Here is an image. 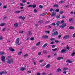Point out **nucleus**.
Returning <instances> with one entry per match:
<instances>
[{
  "label": "nucleus",
  "mask_w": 75,
  "mask_h": 75,
  "mask_svg": "<svg viewBox=\"0 0 75 75\" xmlns=\"http://www.w3.org/2000/svg\"><path fill=\"white\" fill-rule=\"evenodd\" d=\"M6 59L7 60V63L9 64H11L13 62V59L11 58V56H8L6 58Z\"/></svg>",
  "instance_id": "f257e3e1"
},
{
  "label": "nucleus",
  "mask_w": 75,
  "mask_h": 75,
  "mask_svg": "<svg viewBox=\"0 0 75 75\" xmlns=\"http://www.w3.org/2000/svg\"><path fill=\"white\" fill-rule=\"evenodd\" d=\"M20 42V38H17L15 42V45L16 46H17V44L19 43Z\"/></svg>",
  "instance_id": "f03ea898"
},
{
  "label": "nucleus",
  "mask_w": 75,
  "mask_h": 75,
  "mask_svg": "<svg viewBox=\"0 0 75 75\" xmlns=\"http://www.w3.org/2000/svg\"><path fill=\"white\" fill-rule=\"evenodd\" d=\"M58 34V32L56 31L52 34V36H54V37H55V36L57 35Z\"/></svg>",
  "instance_id": "7ed1b4c3"
},
{
  "label": "nucleus",
  "mask_w": 75,
  "mask_h": 75,
  "mask_svg": "<svg viewBox=\"0 0 75 75\" xmlns=\"http://www.w3.org/2000/svg\"><path fill=\"white\" fill-rule=\"evenodd\" d=\"M36 6H37L35 4L30 5H29L28 6H27V7L28 8L29 7H33V8H35V7H36Z\"/></svg>",
  "instance_id": "20e7f679"
},
{
  "label": "nucleus",
  "mask_w": 75,
  "mask_h": 75,
  "mask_svg": "<svg viewBox=\"0 0 75 75\" xmlns=\"http://www.w3.org/2000/svg\"><path fill=\"white\" fill-rule=\"evenodd\" d=\"M70 36L69 35H66L64 36L63 37V39L64 40H66V39H68L69 38Z\"/></svg>",
  "instance_id": "39448f33"
},
{
  "label": "nucleus",
  "mask_w": 75,
  "mask_h": 75,
  "mask_svg": "<svg viewBox=\"0 0 75 75\" xmlns=\"http://www.w3.org/2000/svg\"><path fill=\"white\" fill-rule=\"evenodd\" d=\"M1 59L2 62H5V57L4 56H2L1 57Z\"/></svg>",
  "instance_id": "423d86ee"
},
{
  "label": "nucleus",
  "mask_w": 75,
  "mask_h": 75,
  "mask_svg": "<svg viewBox=\"0 0 75 75\" xmlns=\"http://www.w3.org/2000/svg\"><path fill=\"white\" fill-rule=\"evenodd\" d=\"M66 25V24L63 23L62 25L59 26V27L60 28H64V27H65Z\"/></svg>",
  "instance_id": "0eeeda50"
},
{
  "label": "nucleus",
  "mask_w": 75,
  "mask_h": 75,
  "mask_svg": "<svg viewBox=\"0 0 75 75\" xmlns=\"http://www.w3.org/2000/svg\"><path fill=\"white\" fill-rule=\"evenodd\" d=\"M0 74H7V71H2L0 72Z\"/></svg>",
  "instance_id": "6e6552de"
},
{
  "label": "nucleus",
  "mask_w": 75,
  "mask_h": 75,
  "mask_svg": "<svg viewBox=\"0 0 75 75\" xmlns=\"http://www.w3.org/2000/svg\"><path fill=\"white\" fill-rule=\"evenodd\" d=\"M19 18L20 19H22V20H25V17L24 16L22 17V16H20L19 17Z\"/></svg>",
  "instance_id": "1a4fd4ad"
},
{
  "label": "nucleus",
  "mask_w": 75,
  "mask_h": 75,
  "mask_svg": "<svg viewBox=\"0 0 75 75\" xmlns=\"http://www.w3.org/2000/svg\"><path fill=\"white\" fill-rule=\"evenodd\" d=\"M67 50H65V49H62L61 51V53H64V52H66Z\"/></svg>",
  "instance_id": "9d476101"
},
{
  "label": "nucleus",
  "mask_w": 75,
  "mask_h": 75,
  "mask_svg": "<svg viewBox=\"0 0 75 75\" xmlns=\"http://www.w3.org/2000/svg\"><path fill=\"white\" fill-rule=\"evenodd\" d=\"M25 67H22L21 68L20 70L23 71H24L25 70Z\"/></svg>",
  "instance_id": "9b49d317"
},
{
  "label": "nucleus",
  "mask_w": 75,
  "mask_h": 75,
  "mask_svg": "<svg viewBox=\"0 0 75 75\" xmlns=\"http://www.w3.org/2000/svg\"><path fill=\"white\" fill-rule=\"evenodd\" d=\"M68 69V68L67 67H64L63 69V71H67Z\"/></svg>",
  "instance_id": "f8f14e48"
},
{
  "label": "nucleus",
  "mask_w": 75,
  "mask_h": 75,
  "mask_svg": "<svg viewBox=\"0 0 75 75\" xmlns=\"http://www.w3.org/2000/svg\"><path fill=\"white\" fill-rule=\"evenodd\" d=\"M18 26V23H15L14 24V26L16 27H17Z\"/></svg>",
  "instance_id": "ddd939ff"
},
{
  "label": "nucleus",
  "mask_w": 75,
  "mask_h": 75,
  "mask_svg": "<svg viewBox=\"0 0 75 75\" xmlns=\"http://www.w3.org/2000/svg\"><path fill=\"white\" fill-rule=\"evenodd\" d=\"M48 36L47 35L43 36H42V38L47 39L48 38Z\"/></svg>",
  "instance_id": "4468645a"
},
{
  "label": "nucleus",
  "mask_w": 75,
  "mask_h": 75,
  "mask_svg": "<svg viewBox=\"0 0 75 75\" xmlns=\"http://www.w3.org/2000/svg\"><path fill=\"white\" fill-rule=\"evenodd\" d=\"M47 14V12L44 13L40 14V16H45V15Z\"/></svg>",
  "instance_id": "2eb2a0df"
},
{
  "label": "nucleus",
  "mask_w": 75,
  "mask_h": 75,
  "mask_svg": "<svg viewBox=\"0 0 75 75\" xmlns=\"http://www.w3.org/2000/svg\"><path fill=\"white\" fill-rule=\"evenodd\" d=\"M41 42H39L36 44L37 46H40L41 45Z\"/></svg>",
  "instance_id": "dca6fc26"
},
{
  "label": "nucleus",
  "mask_w": 75,
  "mask_h": 75,
  "mask_svg": "<svg viewBox=\"0 0 75 75\" xmlns=\"http://www.w3.org/2000/svg\"><path fill=\"white\" fill-rule=\"evenodd\" d=\"M61 71V69L60 68H58L57 70V72H59Z\"/></svg>",
  "instance_id": "f3484780"
},
{
  "label": "nucleus",
  "mask_w": 75,
  "mask_h": 75,
  "mask_svg": "<svg viewBox=\"0 0 75 75\" xmlns=\"http://www.w3.org/2000/svg\"><path fill=\"white\" fill-rule=\"evenodd\" d=\"M63 58H64V57H59L57 58V60H60V59H62Z\"/></svg>",
  "instance_id": "a211bd4d"
},
{
  "label": "nucleus",
  "mask_w": 75,
  "mask_h": 75,
  "mask_svg": "<svg viewBox=\"0 0 75 75\" xmlns=\"http://www.w3.org/2000/svg\"><path fill=\"white\" fill-rule=\"evenodd\" d=\"M58 50H59V49L57 48L52 49V51H58Z\"/></svg>",
  "instance_id": "6ab92c4d"
},
{
  "label": "nucleus",
  "mask_w": 75,
  "mask_h": 75,
  "mask_svg": "<svg viewBox=\"0 0 75 75\" xmlns=\"http://www.w3.org/2000/svg\"><path fill=\"white\" fill-rule=\"evenodd\" d=\"M51 67V65L50 64H48L46 65V68H49Z\"/></svg>",
  "instance_id": "aec40b11"
},
{
  "label": "nucleus",
  "mask_w": 75,
  "mask_h": 75,
  "mask_svg": "<svg viewBox=\"0 0 75 75\" xmlns=\"http://www.w3.org/2000/svg\"><path fill=\"white\" fill-rule=\"evenodd\" d=\"M47 45H48V44H47V43H46L44 45L42 46V47L43 48H45V47L46 46H47Z\"/></svg>",
  "instance_id": "412c9836"
},
{
  "label": "nucleus",
  "mask_w": 75,
  "mask_h": 75,
  "mask_svg": "<svg viewBox=\"0 0 75 75\" xmlns=\"http://www.w3.org/2000/svg\"><path fill=\"white\" fill-rule=\"evenodd\" d=\"M69 28L70 30H74V28L72 26H70Z\"/></svg>",
  "instance_id": "4be33fe9"
},
{
  "label": "nucleus",
  "mask_w": 75,
  "mask_h": 75,
  "mask_svg": "<svg viewBox=\"0 0 75 75\" xmlns=\"http://www.w3.org/2000/svg\"><path fill=\"white\" fill-rule=\"evenodd\" d=\"M59 24H60V22L59 21L57 22L56 23V24L57 25V26H59Z\"/></svg>",
  "instance_id": "5701e85b"
},
{
  "label": "nucleus",
  "mask_w": 75,
  "mask_h": 75,
  "mask_svg": "<svg viewBox=\"0 0 75 75\" xmlns=\"http://www.w3.org/2000/svg\"><path fill=\"white\" fill-rule=\"evenodd\" d=\"M67 62H68V63H72V61L70 60H67L66 61Z\"/></svg>",
  "instance_id": "b1692460"
},
{
  "label": "nucleus",
  "mask_w": 75,
  "mask_h": 75,
  "mask_svg": "<svg viewBox=\"0 0 75 75\" xmlns=\"http://www.w3.org/2000/svg\"><path fill=\"white\" fill-rule=\"evenodd\" d=\"M54 7L57 8L58 7V5L56 4L54 5Z\"/></svg>",
  "instance_id": "393cba45"
},
{
  "label": "nucleus",
  "mask_w": 75,
  "mask_h": 75,
  "mask_svg": "<svg viewBox=\"0 0 75 75\" xmlns=\"http://www.w3.org/2000/svg\"><path fill=\"white\" fill-rule=\"evenodd\" d=\"M28 34L29 35H32V33H31V31H29Z\"/></svg>",
  "instance_id": "a878e982"
},
{
  "label": "nucleus",
  "mask_w": 75,
  "mask_h": 75,
  "mask_svg": "<svg viewBox=\"0 0 75 75\" xmlns=\"http://www.w3.org/2000/svg\"><path fill=\"white\" fill-rule=\"evenodd\" d=\"M43 23V21L41 20L39 22V24H41V23Z\"/></svg>",
  "instance_id": "bb28decb"
},
{
  "label": "nucleus",
  "mask_w": 75,
  "mask_h": 75,
  "mask_svg": "<svg viewBox=\"0 0 75 75\" xmlns=\"http://www.w3.org/2000/svg\"><path fill=\"white\" fill-rule=\"evenodd\" d=\"M28 56V54H25L23 56L24 58H25L26 57H27Z\"/></svg>",
  "instance_id": "cd10ccee"
},
{
  "label": "nucleus",
  "mask_w": 75,
  "mask_h": 75,
  "mask_svg": "<svg viewBox=\"0 0 75 75\" xmlns=\"http://www.w3.org/2000/svg\"><path fill=\"white\" fill-rule=\"evenodd\" d=\"M46 65V63H44L43 64H42L40 66L41 67H44V66H45Z\"/></svg>",
  "instance_id": "c85d7f7f"
},
{
  "label": "nucleus",
  "mask_w": 75,
  "mask_h": 75,
  "mask_svg": "<svg viewBox=\"0 0 75 75\" xmlns=\"http://www.w3.org/2000/svg\"><path fill=\"white\" fill-rule=\"evenodd\" d=\"M4 25H5V23H2L0 25L1 27H2L3 26H4Z\"/></svg>",
  "instance_id": "c756f323"
},
{
  "label": "nucleus",
  "mask_w": 75,
  "mask_h": 75,
  "mask_svg": "<svg viewBox=\"0 0 75 75\" xmlns=\"http://www.w3.org/2000/svg\"><path fill=\"white\" fill-rule=\"evenodd\" d=\"M64 3V1L61 0L59 2V4H62V3Z\"/></svg>",
  "instance_id": "7c9ffc66"
},
{
  "label": "nucleus",
  "mask_w": 75,
  "mask_h": 75,
  "mask_svg": "<svg viewBox=\"0 0 75 75\" xmlns=\"http://www.w3.org/2000/svg\"><path fill=\"white\" fill-rule=\"evenodd\" d=\"M71 55L72 56H75V52H72L71 53Z\"/></svg>",
  "instance_id": "2f4dec72"
},
{
  "label": "nucleus",
  "mask_w": 75,
  "mask_h": 75,
  "mask_svg": "<svg viewBox=\"0 0 75 75\" xmlns=\"http://www.w3.org/2000/svg\"><path fill=\"white\" fill-rule=\"evenodd\" d=\"M9 50H10V51H14V49H12V48H10L9 49Z\"/></svg>",
  "instance_id": "473e14b6"
},
{
  "label": "nucleus",
  "mask_w": 75,
  "mask_h": 75,
  "mask_svg": "<svg viewBox=\"0 0 75 75\" xmlns=\"http://www.w3.org/2000/svg\"><path fill=\"white\" fill-rule=\"evenodd\" d=\"M20 1H21L22 0V2L23 3H24L26 2V0H20Z\"/></svg>",
  "instance_id": "72a5a7b5"
},
{
  "label": "nucleus",
  "mask_w": 75,
  "mask_h": 75,
  "mask_svg": "<svg viewBox=\"0 0 75 75\" xmlns=\"http://www.w3.org/2000/svg\"><path fill=\"white\" fill-rule=\"evenodd\" d=\"M5 53L4 52H0V55H3Z\"/></svg>",
  "instance_id": "f704fd0d"
},
{
  "label": "nucleus",
  "mask_w": 75,
  "mask_h": 75,
  "mask_svg": "<svg viewBox=\"0 0 75 75\" xmlns=\"http://www.w3.org/2000/svg\"><path fill=\"white\" fill-rule=\"evenodd\" d=\"M22 54V52H19L18 53V55H21V54Z\"/></svg>",
  "instance_id": "c9c22d12"
},
{
  "label": "nucleus",
  "mask_w": 75,
  "mask_h": 75,
  "mask_svg": "<svg viewBox=\"0 0 75 75\" xmlns=\"http://www.w3.org/2000/svg\"><path fill=\"white\" fill-rule=\"evenodd\" d=\"M20 12H21V11H18L15 12V13H20Z\"/></svg>",
  "instance_id": "e433bc0d"
},
{
  "label": "nucleus",
  "mask_w": 75,
  "mask_h": 75,
  "mask_svg": "<svg viewBox=\"0 0 75 75\" xmlns=\"http://www.w3.org/2000/svg\"><path fill=\"white\" fill-rule=\"evenodd\" d=\"M39 7L40 8H43V6H42V5H40L39 6Z\"/></svg>",
  "instance_id": "4c0bfd02"
},
{
  "label": "nucleus",
  "mask_w": 75,
  "mask_h": 75,
  "mask_svg": "<svg viewBox=\"0 0 75 75\" xmlns=\"http://www.w3.org/2000/svg\"><path fill=\"white\" fill-rule=\"evenodd\" d=\"M55 47H56V45H52V47L53 48H55Z\"/></svg>",
  "instance_id": "58836bf2"
},
{
  "label": "nucleus",
  "mask_w": 75,
  "mask_h": 75,
  "mask_svg": "<svg viewBox=\"0 0 75 75\" xmlns=\"http://www.w3.org/2000/svg\"><path fill=\"white\" fill-rule=\"evenodd\" d=\"M55 11L57 13H58V12L59 11V9H57L55 10Z\"/></svg>",
  "instance_id": "ea45409f"
},
{
  "label": "nucleus",
  "mask_w": 75,
  "mask_h": 75,
  "mask_svg": "<svg viewBox=\"0 0 75 75\" xmlns=\"http://www.w3.org/2000/svg\"><path fill=\"white\" fill-rule=\"evenodd\" d=\"M69 22L72 21V18H70V19H69Z\"/></svg>",
  "instance_id": "a19ab883"
},
{
  "label": "nucleus",
  "mask_w": 75,
  "mask_h": 75,
  "mask_svg": "<svg viewBox=\"0 0 75 75\" xmlns=\"http://www.w3.org/2000/svg\"><path fill=\"white\" fill-rule=\"evenodd\" d=\"M60 15H57L56 17L57 18H59L60 17Z\"/></svg>",
  "instance_id": "79ce46f5"
},
{
  "label": "nucleus",
  "mask_w": 75,
  "mask_h": 75,
  "mask_svg": "<svg viewBox=\"0 0 75 75\" xmlns=\"http://www.w3.org/2000/svg\"><path fill=\"white\" fill-rule=\"evenodd\" d=\"M43 54H47V51L46 50H45V51L43 52Z\"/></svg>",
  "instance_id": "37998d69"
},
{
  "label": "nucleus",
  "mask_w": 75,
  "mask_h": 75,
  "mask_svg": "<svg viewBox=\"0 0 75 75\" xmlns=\"http://www.w3.org/2000/svg\"><path fill=\"white\" fill-rule=\"evenodd\" d=\"M27 72L28 74H30L31 73V71H27Z\"/></svg>",
  "instance_id": "c03bdc74"
},
{
  "label": "nucleus",
  "mask_w": 75,
  "mask_h": 75,
  "mask_svg": "<svg viewBox=\"0 0 75 75\" xmlns=\"http://www.w3.org/2000/svg\"><path fill=\"white\" fill-rule=\"evenodd\" d=\"M55 16V13H53L51 15V17H54V16Z\"/></svg>",
  "instance_id": "a18cd8bd"
},
{
  "label": "nucleus",
  "mask_w": 75,
  "mask_h": 75,
  "mask_svg": "<svg viewBox=\"0 0 75 75\" xmlns=\"http://www.w3.org/2000/svg\"><path fill=\"white\" fill-rule=\"evenodd\" d=\"M20 6H22V7H23V6H24V4H23V3H20Z\"/></svg>",
  "instance_id": "49530a36"
},
{
  "label": "nucleus",
  "mask_w": 75,
  "mask_h": 75,
  "mask_svg": "<svg viewBox=\"0 0 75 75\" xmlns=\"http://www.w3.org/2000/svg\"><path fill=\"white\" fill-rule=\"evenodd\" d=\"M45 32L46 33H47V34H49L50 33V31H46Z\"/></svg>",
  "instance_id": "de8ad7c7"
},
{
  "label": "nucleus",
  "mask_w": 75,
  "mask_h": 75,
  "mask_svg": "<svg viewBox=\"0 0 75 75\" xmlns=\"http://www.w3.org/2000/svg\"><path fill=\"white\" fill-rule=\"evenodd\" d=\"M63 13H64V12H63V11H61L59 12V13L60 14H62Z\"/></svg>",
  "instance_id": "09e8293b"
},
{
  "label": "nucleus",
  "mask_w": 75,
  "mask_h": 75,
  "mask_svg": "<svg viewBox=\"0 0 75 75\" xmlns=\"http://www.w3.org/2000/svg\"><path fill=\"white\" fill-rule=\"evenodd\" d=\"M67 49H68V50H69L70 49L68 45L67 46Z\"/></svg>",
  "instance_id": "8fccbe9b"
},
{
  "label": "nucleus",
  "mask_w": 75,
  "mask_h": 75,
  "mask_svg": "<svg viewBox=\"0 0 75 75\" xmlns=\"http://www.w3.org/2000/svg\"><path fill=\"white\" fill-rule=\"evenodd\" d=\"M34 40V38L33 37L30 38V40H31V41H33V40Z\"/></svg>",
  "instance_id": "3c124183"
},
{
  "label": "nucleus",
  "mask_w": 75,
  "mask_h": 75,
  "mask_svg": "<svg viewBox=\"0 0 75 75\" xmlns=\"http://www.w3.org/2000/svg\"><path fill=\"white\" fill-rule=\"evenodd\" d=\"M61 35H59V36L58 37V38L59 39L61 38Z\"/></svg>",
  "instance_id": "603ef678"
},
{
  "label": "nucleus",
  "mask_w": 75,
  "mask_h": 75,
  "mask_svg": "<svg viewBox=\"0 0 75 75\" xmlns=\"http://www.w3.org/2000/svg\"><path fill=\"white\" fill-rule=\"evenodd\" d=\"M47 74H46V73L43 72L42 73V75H46Z\"/></svg>",
  "instance_id": "864d4df0"
},
{
  "label": "nucleus",
  "mask_w": 75,
  "mask_h": 75,
  "mask_svg": "<svg viewBox=\"0 0 75 75\" xmlns=\"http://www.w3.org/2000/svg\"><path fill=\"white\" fill-rule=\"evenodd\" d=\"M34 13H37V9H35L34 10Z\"/></svg>",
  "instance_id": "5fc2aeb1"
},
{
  "label": "nucleus",
  "mask_w": 75,
  "mask_h": 75,
  "mask_svg": "<svg viewBox=\"0 0 75 75\" xmlns=\"http://www.w3.org/2000/svg\"><path fill=\"white\" fill-rule=\"evenodd\" d=\"M72 37H73V38H75V33H74L73 34V35Z\"/></svg>",
  "instance_id": "6e6d98bb"
},
{
  "label": "nucleus",
  "mask_w": 75,
  "mask_h": 75,
  "mask_svg": "<svg viewBox=\"0 0 75 75\" xmlns=\"http://www.w3.org/2000/svg\"><path fill=\"white\" fill-rule=\"evenodd\" d=\"M55 40V39L54 38H52V39H50V40L51 41H54V40Z\"/></svg>",
  "instance_id": "4d7b16f0"
},
{
  "label": "nucleus",
  "mask_w": 75,
  "mask_h": 75,
  "mask_svg": "<svg viewBox=\"0 0 75 75\" xmlns=\"http://www.w3.org/2000/svg\"><path fill=\"white\" fill-rule=\"evenodd\" d=\"M3 40V37L2 36H1L0 37V40Z\"/></svg>",
  "instance_id": "13d9d810"
},
{
  "label": "nucleus",
  "mask_w": 75,
  "mask_h": 75,
  "mask_svg": "<svg viewBox=\"0 0 75 75\" xmlns=\"http://www.w3.org/2000/svg\"><path fill=\"white\" fill-rule=\"evenodd\" d=\"M44 61V60H40L39 62H43Z\"/></svg>",
  "instance_id": "bf43d9fd"
},
{
  "label": "nucleus",
  "mask_w": 75,
  "mask_h": 75,
  "mask_svg": "<svg viewBox=\"0 0 75 75\" xmlns=\"http://www.w3.org/2000/svg\"><path fill=\"white\" fill-rule=\"evenodd\" d=\"M7 7V6H3V8H6Z\"/></svg>",
  "instance_id": "052dcab7"
},
{
  "label": "nucleus",
  "mask_w": 75,
  "mask_h": 75,
  "mask_svg": "<svg viewBox=\"0 0 75 75\" xmlns=\"http://www.w3.org/2000/svg\"><path fill=\"white\" fill-rule=\"evenodd\" d=\"M41 54V52H39L38 53V55H40Z\"/></svg>",
  "instance_id": "680f3d73"
},
{
  "label": "nucleus",
  "mask_w": 75,
  "mask_h": 75,
  "mask_svg": "<svg viewBox=\"0 0 75 75\" xmlns=\"http://www.w3.org/2000/svg\"><path fill=\"white\" fill-rule=\"evenodd\" d=\"M52 10H53V9L52 8H51L50 9V11H51V12H52Z\"/></svg>",
  "instance_id": "e2e57ef3"
},
{
  "label": "nucleus",
  "mask_w": 75,
  "mask_h": 75,
  "mask_svg": "<svg viewBox=\"0 0 75 75\" xmlns=\"http://www.w3.org/2000/svg\"><path fill=\"white\" fill-rule=\"evenodd\" d=\"M33 64L34 65H35L36 64V62H33Z\"/></svg>",
  "instance_id": "0e129e2a"
},
{
  "label": "nucleus",
  "mask_w": 75,
  "mask_h": 75,
  "mask_svg": "<svg viewBox=\"0 0 75 75\" xmlns=\"http://www.w3.org/2000/svg\"><path fill=\"white\" fill-rule=\"evenodd\" d=\"M55 24V23H53L51 24V25H53L54 26Z\"/></svg>",
  "instance_id": "69168bd1"
},
{
  "label": "nucleus",
  "mask_w": 75,
  "mask_h": 75,
  "mask_svg": "<svg viewBox=\"0 0 75 75\" xmlns=\"http://www.w3.org/2000/svg\"><path fill=\"white\" fill-rule=\"evenodd\" d=\"M41 75V74H40V73H37L36 75Z\"/></svg>",
  "instance_id": "338daca9"
},
{
  "label": "nucleus",
  "mask_w": 75,
  "mask_h": 75,
  "mask_svg": "<svg viewBox=\"0 0 75 75\" xmlns=\"http://www.w3.org/2000/svg\"><path fill=\"white\" fill-rule=\"evenodd\" d=\"M20 33H23V31H21L19 32Z\"/></svg>",
  "instance_id": "774afa93"
}]
</instances>
